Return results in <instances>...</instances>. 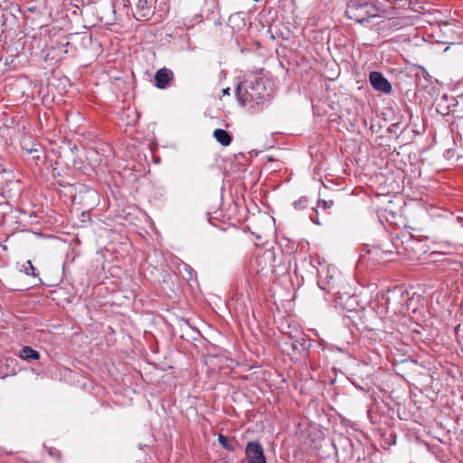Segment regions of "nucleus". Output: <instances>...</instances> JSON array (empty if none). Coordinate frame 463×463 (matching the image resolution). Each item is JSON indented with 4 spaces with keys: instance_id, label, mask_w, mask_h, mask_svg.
Wrapping results in <instances>:
<instances>
[{
    "instance_id": "nucleus-27",
    "label": "nucleus",
    "mask_w": 463,
    "mask_h": 463,
    "mask_svg": "<svg viewBox=\"0 0 463 463\" xmlns=\"http://www.w3.org/2000/svg\"><path fill=\"white\" fill-rule=\"evenodd\" d=\"M401 299H402V300H408V299H409V298H408V294H407V295L402 294V295H401Z\"/></svg>"
},
{
    "instance_id": "nucleus-22",
    "label": "nucleus",
    "mask_w": 463,
    "mask_h": 463,
    "mask_svg": "<svg viewBox=\"0 0 463 463\" xmlns=\"http://www.w3.org/2000/svg\"><path fill=\"white\" fill-rule=\"evenodd\" d=\"M309 219H310V221H311L313 223L317 224V225H319V224H320V222H319V221H318V218H317V214H316L315 213H310V215H309Z\"/></svg>"
},
{
    "instance_id": "nucleus-18",
    "label": "nucleus",
    "mask_w": 463,
    "mask_h": 463,
    "mask_svg": "<svg viewBox=\"0 0 463 463\" xmlns=\"http://www.w3.org/2000/svg\"><path fill=\"white\" fill-rule=\"evenodd\" d=\"M182 265H183L184 271L187 273V276H184V279L187 280L193 279L194 271L192 269V267L186 263H183Z\"/></svg>"
},
{
    "instance_id": "nucleus-31",
    "label": "nucleus",
    "mask_w": 463,
    "mask_h": 463,
    "mask_svg": "<svg viewBox=\"0 0 463 463\" xmlns=\"http://www.w3.org/2000/svg\"><path fill=\"white\" fill-rule=\"evenodd\" d=\"M86 214H88V213L85 212L82 213L83 217H86Z\"/></svg>"
},
{
    "instance_id": "nucleus-23",
    "label": "nucleus",
    "mask_w": 463,
    "mask_h": 463,
    "mask_svg": "<svg viewBox=\"0 0 463 463\" xmlns=\"http://www.w3.org/2000/svg\"><path fill=\"white\" fill-rule=\"evenodd\" d=\"M410 310V307H403L402 306L400 308H394V312H399V313H402V314H406L407 312H409Z\"/></svg>"
},
{
    "instance_id": "nucleus-28",
    "label": "nucleus",
    "mask_w": 463,
    "mask_h": 463,
    "mask_svg": "<svg viewBox=\"0 0 463 463\" xmlns=\"http://www.w3.org/2000/svg\"><path fill=\"white\" fill-rule=\"evenodd\" d=\"M442 212H443L444 213H445L446 211L442 210ZM445 215H446V214H444V217H446ZM435 216H436V218H437V217H442V216H443V214L436 213H435Z\"/></svg>"
},
{
    "instance_id": "nucleus-7",
    "label": "nucleus",
    "mask_w": 463,
    "mask_h": 463,
    "mask_svg": "<svg viewBox=\"0 0 463 463\" xmlns=\"http://www.w3.org/2000/svg\"><path fill=\"white\" fill-rule=\"evenodd\" d=\"M394 252L391 250H383L380 246H373L366 250V253L363 256L364 259L375 264H382L393 260Z\"/></svg>"
},
{
    "instance_id": "nucleus-21",
    "label": "nucleus",
    "mask_w": 463,
    "mask_h": 463,
    "mask_svg": "<svg viewBox=\"0 0 463 463\" xmlns=\"http://www.w3.org/2000/svg\"><path fill=\"white\" fill-rule=\"evenodd\" d=\"M306 339L305 338H300L298 340H296L293 342L292 345L294 348L297 347V345H299L300 346H302L304 349L306 348Z\"/></svg>"
},
{
    "instance_id": "nucleus-10",
    "label": "nucleus",
    "mask_w": 463,
    "mask_h": 463,
    "mask_svg": "<svg viewBox=\"0 0 463 463\" xmlns=\"http://www.w3.org/2000/svg\"><path fill=\"white\" fill-rule=\"evenodd\" d=\"M174 73L170 69H159L155 75L156 87L158 89H165L169 82L173 80Z\"/></svg>"
},
{
    "instance_id": "nucleus-11",
    "label": "nucleus",
    "mask_w": 463,
    "mask_h": 463,
    "mask_svg": "<svg viewBox=\"0 0 463 463\" xmlns=\"http://www.w3.org/2000/svg\"><path fill=\"white\" fill-rule=\"evenodd\" d=\"M153 14L152 7L147 0H137L136 4V18L140 20L142 18H149Z\"/></svg>"
},
{
    "instance_id": "nucleus-19",
    "label": "nucleus",
    "mask_w": 463,
    "mask_h": 463,
    "mask_svg": "<svg viewBox=\"0 0 463 463\" xmlns=\"http://www.w3.org/2000/svg\"><path fill=\"white\" fill-rule=\"evenodd\" d=\"M455 155H456L455 150H454V149H452V148H449V149H447V150L444 152V155H443V156H444V157H445L446 159L450 160V159H452V158L455 156Z\"/></svg>"
},
{
    "instance_id": "nucleus-12",
    "label": "nucleus",
    "mask_w": 463,
    "mask_h": 463,
    "mask_svg": "<svg viewBox=\"0 0 463 463\" xmlns=\"http://www.w3.org/2000/svg\"><path fill=\"white\" fill-rule=\"evenodd\" d=\"M213 137L222 146H229L232 143V136L224 129L217 128L213 132Z\"/></svg>"
},
{
    "instance_id": "nucleus-14",
    "label": "nucleus",
    "mask_w": 463,
    "mask_h": 463,
    "mask_svg": "<svg viewBox=\"0 0 463 463\" xmlns=\"http://www.w3.org/2000/svg\"><path fill=\"white\" fill-rule=\"evenodd\" d=\"M218 442L219 444L228 451H234L235 448L232 442L223 434L218 435Z\"/></svg>"
},
{
    "instance_id": "nucleus-24",
    "label": "nucleus",
    "mask_w": 463,
    "mask_h": 463,
    "mask_svg": "<svg viewBox=\"0 0 463 463\" xmlns=\"http://www.w3.org/2000/svg\"><path fill=\"white\" fill-rule=\"evenodd\" d=\"M4 174H5V171H3L0 168V189H2L4 187V184H5Z\"/></svg>"
},
{
    "instance_id": "nucleus-29",
    "label": "nucleus",
    "mask_w": 463,
    "mask_h": 463,
    "mask_svg": "<svg viewBox=\"0 0 463 463\" xmlns=\"http://www.w3.org/2000/svg\"><path fill=\"white\" fill-rule=\"evenodd\" d=\"M435 253H436V254H444V253H445V251H442L441 250H435Z\"/></svg>"
},
{
    "instance_id": "nucleus-3",
    "label": "nucleus",
    "mask_w": 463,
    "mask_h": 463,
    "mask_svg": "<svg viewBox=\"0 0 463 463\" xmlns=\"http://www.w3.org/2000/svg\"><path fill=\"white\" fill-rule=\"evenodd\" d=\"M380 9L368 0H351L346 6L345 15L358 24H364L370 18L379 15Z\"/></svg>"
},
{
    "instance_id": "nucleus-1",
    "label": "nucleus",
    "mask_w": 463,
    "mask_h": 463,
    "mask_svg": "<svg viewBox=\"0 0 463 463\" xmlns=\"http://www.w3.org/2000/svg\"><path fill=\"white\" fill-rule=\"evenodd\" d=\"M273 92V83L269 79L256 74L249 75L236 88V98L240 105L254 109L269 99Z\"/></svg>"
},
{
    "instance_id": "nucleus-13",
    "label": "nucleus",
    "mask_w": 463,
    "mask_h": 463,
    "mask_svg": "<svg viewBox=\"0 0 463 463\" xmlns=\"http://www.w3.org/2000/svg\"><path fill=\"white\" fill-rule=\"evenodd\" d=\"M19 356L26 361L38 360L40 358V354L30 346H24L20 351Z\"/></svg>"
},
{
    "instance_id": "nucleus-26",
    "label": "nucleus",
    "mask_w": 463,
    "mask_h": 463,
    "mask_svg": "<svg viewBox=\"0 0 463 463\" xmlns=\"http://www.w3.org/2000/svg\"><path fill=\"white\" fill-rule=\"evenodd\" d=\"M230 92H231V89L230 88H225L222 90V95L223 96H229L230 95Z\"/></svg>"
},
{
    "instance_id": "nucleus-5",
    "label": "nucleus",
    "mask_w": 463,
    "mask_h": 463,
    "mask_svg": "<svg viewBox=\"0 0 463 463\" xmlns=\"http://www.w3.org/2000/svg\"><path fill=\"white\" fill-rule=\"evenodd\" d=\"M339 277V272L336 268L326 266L321 268L317 272V285L318 287L328 293L336 294V280Z\"/></svg>"
},
{
    "instance_id": "nucleus-20",
    "label": "nucleus",
    "mask_w": 463,
    "mask_h": 463,
    "mask_svg": "<svg viewBox=\"0 0 463 463\" xmlns=\"http://www.w3.org/2000/svg\"><path fill=\"white\" fill-rule=\"evenodd\" d=\"M333 201H318V205L324 209H330L333 205Z\"/></svg>"
},
{
    "instance_id": "nucleus-17",
    "label": "nucleus",
    "mask_w": 463,
    "mask_h": 463,
    "mask_svg": "<svg viewBox=\"0 0 463 463\" xmlns=\"http://www.w3.org/2000/svg\"><path fill=\"white\" fill-rule=\"evenodd\" d=\"M24 148L29 155L33 156V159L38 160L40 158V156L38 155V153L41 151L40 145L33 144V145H32V146L30 148H27V147H24Z\"/></svg>"
},
{
    "instance_id": "nucleus-25",
    "label": "nucleus",
    "mask_w": 463,
    "mask_h": 463,
    "mask_svg": "<svg viewBox=\"0 0 463 463\" xmlns=\"http://www.w3.org/2000/svg\"><path fill=\"white\" fill-rule=\"evenodd\" d=\"M446 213V215L445 216H449L450 219L454 222L455 221V218L453 217V213L451 212H445ZM456 220H458V217H456Z\"/></svg>"
},
{
    "instance_id": "nucleus-9",
    "label": "nucleus",
    "mask_w": 463,
    "mask_h": 463,
    "mask_svg": "<svg viewBox=\"0 0 463 463\" xmlns=\"http://www.w3.org/2000/svg\"><path fill=\"white\" fill-rule=\"evenodd\" d=\"M369 80L371 85L375 90L381 91L383 93H390L392 91V84L390 81L383 76L382 72L379 71H372L369 75Z\"/></svg>"
},
{
    "instance_id": "nucleus-4",
    "label": "nucleus",
    "mask_w": 463,
    "mask_h": 463,
    "mask_svg": "<svg viewBox=\"0 0 463 463\" xmlns=\"http://www.w3.org/2000/svg\"><path fill=\"white\" fill-rule=\"evenodd\" d=\"M275 252L272 250H266L256 256L251 264L252 269L257 274L268 276L276 272L275 269Z\"/></svg>"
},
{
    "instance_id": "nucleus-2",
    "label": "nucleus",
    "mask_w": 463,
    "mask_h": 463,
    "mask_svg": "<svg viewBox=\"0 0 463 463\" xmlns=\"http://www.w3.org/2000/svg\"><path fill=\"white\" fill-rule=\"evenodd\" d=\"M393 246L396 250V254L412 261H420L430 250L426 239H419L411 235H404L402 239L397 238L393 242Z\"/></svg>"
},
{
    "instance_id": "nucleus-8",
    "label": "nucleus",
    "mask_w": 463,
    "mask_h": 463,
    "mask_svg": "<svg viewBox=\"0 0 463 463\" xmlns=\"http://www.w3.org/2000/svg\"><path fill=\"white\" fill-rule=\"evenodd\" d=\"M438 14L441 13L439 10H436V24H439L440 27V32L444 34V37L439 40H436V43H453V40L455 39L454 24L443 18L438 17Z\"/></svg>"
},
{
    "instance_id": "nucleus-30",
    "label": "nucleus",
    "mask_w": 463,
    "mask_h": 463,
    "mask_svg": "<svg viewBox=\"0 0 463 463\" xmlns=\"http://www.w3.org/2000/svg\"><path fill=\"white\" fill-rule=\"evenodd\" d=\"M86 214H88V213L85 212L82 213L83 217H86Z\"/></svg>"
},
{
    "instance_id": "nucleus-6",
    "label": "nucleus",
    "mask_w": 463,
    "mask_h": 463,
    "mask_svg": "<svg viewBox=\"0 0 463 463\" xmlns=\"http://www.w3.org/2000/svg\"><path fill=\"white\" fill-rule=\"evenodd\" d=\"M247 463H267L262 445L258 440L249 441L245 447Z\"/></svg>"
},
{
    "instance_id": "nucleus-15",
    "label": "nucleus",
    "mask_w": 463,
    "mask_h": 463,
    "mask_svg": "<svg viewBox=\"0 0 463 463\" xmlns=\"http://www.w3.org/2000/svg\"><path fill=\"white\" fill-rule=\"evenodd\" d=\"M35 268L33 267L31 260H27L24 265V271L28 276L38 277V273L35 272Z\"/></svg>"
},
{
    "instance_id": "nucleus-16",
    "label": "nucleus",
    "mask_w": 463,
    "mask_h": 463,
    "mask_svg": "<svg viewBox=\"0 0 463 463\" xmlns=\"http://www.w3.org/2000/svg\"><path fill=\"white\" fill-rule=\"evenodd\" d=\"M307 204H308V199L306 196H302L298 200H297L293 203V206L297 210H303V209L307 208Z\"/></svg>"
}]
</instances>
